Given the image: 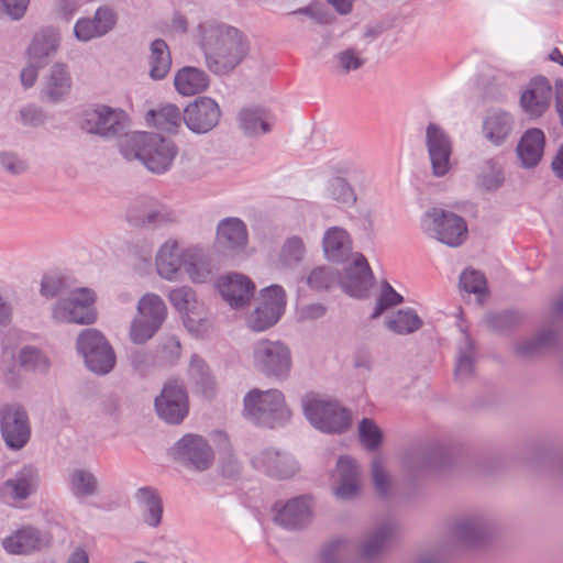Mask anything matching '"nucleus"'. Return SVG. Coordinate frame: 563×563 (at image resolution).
I'll use <instances>...</instances> for the list:
<instances>
[{"label": "nucleus", "instance_id": "nucleus-55", "mask_svg": "<svg viewBox=\"0 0 563 563\" xmlns=\"http://www.w3.org/2000/svg\"><path fill=\"white\" fill-rule=\"evenodd\" d=\"M358 435L362 444L369 451L379 448L383 440V432L375 421L364 418L358 424Z\"/></svg>", "mask_w": 563, "mask_h": 563}, {"label": "nucleus", "instance_id": "nucleus-29", "mask_svg": "<svg viewBox=\"0 0 563 563\" xmlns=\"http://www.w3.org/2000/svg\"><path fill=\"white\" fill-rule=\"evenodd\" d=\"M184 272L192 283L209 282L214 274V266L209 252L198 245L185 247Z\"/></svg>", "mask_w": 563, "mask_h": 563}, {"label": "nucleus", "instance_id": "nucleus-35", "mask_svg": "<svg viewBox=\"0 0 563 563\" xmlns=\"http://www.w3.org/2000/svg\"><path fill=\"white\" fill-rule=\"evenodd\" d=\"M73 87L71 76L68 66L63 63H55L45 77L43 93L53 102L64 100Z\"/></svg>", "mask_w": 563, "mask_h": 563}, {"label": "nucleus", "instance_id": "nucleus-30", "mask_svg": "<svg viewBox=\"0 0 563 563\" xmlns=\"http://www.w3.org/2000/svg\"><path fill=\"white\" fill-rule=\"evenodd\" d=\"M253 465L277 478H288L298 471L297 462L287 453H280L274 450H265L255 455L252 460Z\"/></svg>", "mask_w": 563, "mask_h": 563}, {"label": "nucleus", "instance_id": "nucleus-48", "mask_svg": "<svg viewBox=\"0 0 563 563\" xmlns=\"http://www.w3.org/2000/svg\"><path fill=\"white\" fill-rule=\"evenodd\" d=\"M351 549L346 540H333L322 548L318 563H347Z\"/></svg>", "mask_w": 563, "mask_h": 563}, {"label": "nucleus", "instance_id": "nucleus-8", "mask_svg": "<svg viewBox=\"0 0 563 563\" xmlns=\"http://www.w3.org/2000/svg\"><path fill=\"white\" fill-rule=\"evenodd\" d=\"M421 229L429 236L450 247L460 246L467 238L465 220L441 208H431L423 213Z\"/></svg>", "mask_w": 563, "mask_h": 563}, {"label": "nucleus", "instance_id": "nucleus-7", "mask_svg": "<svg viewBox=\"0 0 563 563\" xmlns=\"http://www.w3.org/2000/svg\"><path fill=\"white\" fill-rule=\"evenodd\" d=\"M76 350L87 368L97 375H107L117 363V356L108 339L97 329L82 330L76 340Z\"/></svg>", "mask_w": 563, "mask_h": 563}, {"label": "nucleus", "instance_id": "nucleus-23", "mask_svg": "<svg viewBox=\"0 0 563 563\" xmlns=\"http://www.w3.org/2000/svg\"><path fill=\"white\" fill-rule=\"evenodd\" d=\"M216 243L230 254L243 252L249 243L245 222L236 217H228L219 221L216 230Z\"/></svg>", "mask_w": 563, "mask_h": 563}, {"label": "nucleus", "instance_id": "nucleus-5", "mask_svg": "<svg viewBox=\"0 0 563 563\" xmlns=\"http://www.w3.org/2000/svg\"><path fill=\"white\" fill-rule=\"evenodd\" d=\"M168 309L155 292L144 294L136 303V314L130 322L129 338L134 344H145L159 331L167 319Z\"/></svg>", "mask_w": 563, "mask_h": 563}, {"label": "nucleus", "instance_id": "nucleus-57", "mask_svg": "<svg viewBox=\"0 0 563 563\" xmlns=\"http://www.w3.org/2000/svg\"><path fill=\"white\" fill-rule=\"evenodd\" d=\"M404 298L398 294L387 282L382 285L380 294L377 299L375 310L372 314L373 318L379 317L386 309L399 305Z\"/></svg>", "mask_w": 563, "mask_h": 563}, {"label": "nucleus", "instance_id": "nucleus-61", "mask_svg": "<svg viewBox=\"0 0 563 563\" xmlns=\"http://www.w3.org/2000/svg\"><path fill=\"white\" fill-rule=\"evenodd\" d=\"M0 165L5 172L12 175L22 174L27 169V163L19 155L11 152L0 153Z\"/></svg>", "mask_w": 563, "mask_h": 563}, {"label": "nucleus", "instance_id": "nucleus-39", "mask_svg": "<svg viewBox=\"0 0 563 563\" xmlns=\"http://www.w3.org/2000/svg\"><path fill=\"white\" fill-rule=\"evenodd\" d=\"M67 487L77 500H85L99 494L98 477L84 467H75L68 472Z\"/></svg>", "mask_w": 563, "mask_h": 563}, {"label": "nucleus", "instance_id": "nucleus-41", "mask_svg": "<svg viewBox=\"0 0 563 563\" xmlns=\"http://www.w3.org/2000/svg\"><path fill=\"white\" fill-rule=\"evenodd\" d=\"M148 67V74L153 80H162L169 73L172 56L165 41L157 38L151 43Z\"/></svg>", "mask_w": 563, "mask_h": 563}, {"label": "nucleus", "instance_id": "nucleus-34", "mask_svg": "<svg viewBox=\"0 0 563 563\" xmlns=\"http://www.w3.org/2000/svg\"><path fill=\"white\" fill-rule=\"evenodd\" d=\"M210 86L209 75L201 68L184 66L174 75L175 90L183 97H191L206 91Z\"/></svg>", "mask_w": 563, "mask_h": 563}, {"label": "nucleus", "instance_id": "nucleus-12", "mask_svg": "<svg viewBox=\"0 0 563 563\" xmlns=\"http://www.w3.org/2000/svg\"><path fill=\"white\" fill-rule=\"evenodd\" d=\"M126 113L119 108L93 104L85 109L79 119L82 131L104 139H112L124 130Z\"/></svg>", "mask_w": 563, "mask_h": 563}, {"label": "nucleus", "instance_id": "nucleus-21", "mask_svg": "<svg viewBox=\"0 0 563 563\" xmlns=\"http://www.w3.org/2000/svg\"><path fill=\"white\" fill-rule=\"evenodd\" d=\"M118 15L110 5L99 7L92 18L79 19L74 26V34L80 42L101 37L112 31Z\"/></svg>", "mask_w": 563, "mask_h": 563}, {"label": "nucleus", "instance_id": "nucleus-42", "mask_svg": "<svg viewBox=\"0 0 563 563\" xmlns=\"http://www.w3.org/2000/svg\"><path fill=\"white\" fill-rule=\"evenodd\" d=\"M394 532L395 528L389 522L379 526L362 543L360 549L361 555L365 559H371L379 554L393 538Z\"/></svg>", "mask_w": 563, "mask_h": 563}, {"label": "nucleus", "instance_id": "nucleus-60", "mask_svg": "<svg viewBox=\"0 0 563 563\" xmlns=\"http://www.w3.org/2000/svg\"><path fill=\"white\" fill-rule=\"evenodd\" d=\"M131 366L140 374H145L157 363L156 356L148 351L136 350L130 355Z\"/></svg>", "mask_w": 563, "mask_h": 563}, {"label": "nucleus", "instance_id": "nucleus-38", "mask_svg": "<svg viewBox=\"0 0 563 563\" xmlns=\"http://www.w3.org/2000/svg\"><path fill=\"white\" fill-rule=\"evenodd\" d=\"M146 123L157 130L176 133L184 122V110L174 104L165 103L151 109L145 115Z\"/></svg>", "mask_w": 563, "mask_h": 563}, {"label": "nucleus", "instance_id": "nucleus-11", "mask_svg": "<svg viewBox=\"0 0 563 563\" xmlns=\"http://www.w3.org/2000/svg\"><path fill=\"white\" fill-rule=\"evenodd\" d=\"M554 98L555 89L549 78L537 75L520 87L518 104L525 117L536 121L549 112Z\"/></svg>", "mask_w": 563, "mask_h": 563}, {"label": "nucleus", "instance_id": "nucleus-14", "mask_svg": "<svg viewBox=\"0 0 563 563\" xmlns=\"http://www.w3.org/2000/svg\"><path fill=\"white\" fill-rule=\"evenodd\" d=\"M154 407L157 416L166 423H181L189 412V398L184 384L176 379L167 380L155 397Z\"/></svg>", "mask_w": 563, "mask_h": 563}, {"label": "nucleus", "instance_id": "nucleus-37", "mask_svg": "<svg viewBox=\"0 0 563 563\" xmlns=\"http://www.w3.org/2000/svg\"><path fill=\"white\" fill-rule=\"evenodd\" d=\"M135 501L145 525L157 528L163 520V500L157 489L145 486L135 492Z\"/></svg>", "mask_w": 563, "mask_h": 563}, {"label": "nucleus", "instance_id": "nucleus-46", "mask_svg": "<svg viewBox=\"0 0 563 563\" xmlns=\"http://www.w3.org/2000/svg\"><path fill=\"white\" fill-rule=\"evenodd\" d=\"M504 183V174L500 165L494 158L485 161L481 166V173L477 176L478 186L487 191L498 189Z\"/></svg>", "mask_w": 563, "mask_h": 563}, {"label": "nucleus", "instance_id": "nucleus-16", "mask_svg": "<svg viewBox=\"0 0 563 563\" xmlns=\"http://www.w3.org/2000/svg\"><path fill=\"white\" fill-rule=\"evenodd\" d=\"M426 147L428 151L432 175L444 177L452 168L451 156L453 144L446 131L437 123H429L426 129Z\"/></svg>", "mask_w": 563, "mask_h": 563}, {"label": "nucleus", "instance_id": "nucleus-32", "mask_svg": "<svg viewBox=\"0 0 563 563\" xmlns=\"http://www.w3.org/2000/svg\"><path fill=\"white\" fill-rule=\"evenodd\" d=\"M545 146V134L541 129L530 128L521 135L516 153L523 168H533L542 159Z\"/></svg>", "mask_w": 563, "mask_h": 563}, {"label": "nucleus", "instance_id": "nucleus-26", "mask_svg": "<svg viewBox=\"0 0 563 563\" xmlns=\"http://www.w3.org/2000/svg\"><path fill=\"white\" fill-rule=\"evenodd\" d=\"M38 482L37 471L32 466H23L2 483L0 493L9 500L23 501L36 492Z\"/></svg>", "mask_w": 563, "mask_h": 563}, {"label": "nucleus", "instance_id": "nucleus-43", "mask_svg": "<svg viewBox=\"0 0 563 563\" xmlns=\"http://www.w3.org/2000/svg\"><path fill=\"white\" fill-rule=\"evenodd\" d=\"M386 327L400 335L416 332L422 327V320L410 308L399 309L386 320Z\"/></svg>", "mask_w": 563, "mask_h": 563}, {"label": "nucleus", "instance_id": "nucleus-52", "mask_svg": "<svg viewBox=\"0 0 563 563\" xmlns=\"http://www.w3.org/2000/svg\"><path fill=\"white\" fill-rule=\"evenodd\" d=\"M180 342L175 335L164 336L156 347V360L162 365H173L180 357Z\"/></svg>", "mask_w": 563, "mask_h": 563}, {"label": "nucleus", "instance_id": "nucleus-53", "mask_svg": "<svg viewBox=\"0 0 563 563\" xmlns=\"http://www.w3.org/2000/svg\"><path fill=\"white\" fill-rule=\"evenodd\" d=\"M282 316L283 314L272 311L269 308L260 303L258 307L250 313L247 324L253 331H265L276 324Z\"/></svg>", "mask_w": 563, "mask_h": 563}, {"label": "nucleus", "instance_id": "nucleus-13", "mask_svg": "<svg viewBox=\"0 0 563 563\" xmlns=\"http://www.w3.org/2000/svg\"><path fill=\"white\" fill-rule=\"evenodd\" d=\"M126 220L135 228L156 229L176 223L178 216L175 210L154 197H140L130 205Z\"/></svg>", "mask_w": 563, "mask_h": 563}, {"label": "nucleus", "instance_id": "nucleus-44", "mask_svg": "<svg viewBox=\"0 0 563 563\" xmlns=\"http://www.w3.org/2000/svg\"><path fill=\"white\" fill-rule=\"evenodd\" d=\"M366 63L363 53L355 47H346L338 52L332 58L333 71L339 75H347L361 69Z\"/></svg>", "mask_w": 563, "mask_h": 563}, {"label": "nucleus", "instance_id": "nucleus-59", "mask_svg": "<svg viewBox=\"0 0 563 563\" xmlns=\"http://www.w3.org/2000/svg\"><path fill=\"white\" fill-rule=\"evenodd\" d=\"M553 338L554 335L551 331H543L538 336L517 344L516 351L521 355L532 354L551 342Z\"/></svg>", "mask_w": 563, "mask_h": 563}, {"label": "nucleus", "instance_id": "nucleus-20", "mask_svg": "<svg viewBox=\"0 0 563 563\" xmlns=\"http://www.w3.org/2000/svg\"><path fill=\"white\" fill-rule=\"evenodd\" d=\"M185 247L175 239L166 240L155 255V267L158 276L167 282L183 278Z\"/></svg>", "mask_w": 563, "mask_h": 563}, {"label": "nucleus", "instance_id": "nucleus-2", "mask_svg": "<svg viewBox=\"0 0 563 563\" xmlns=\"http://www.w3.org/2000/svg\"><path fill=\"white\" fill-rule=\"evenodd\" d=\"M119 150L129 161H139L151 173H167L178 155L176 143L158 133L133 131L119 139Z\"/></svg>", "mask_w": 563, "mask_h": 563}, {"label": "nucleus", "instance_id": "nucleus-49", "mask_svg": "<svg viewBox=\"0 0 563 563\" xmlns=\"http://www.w3.org/2000/svg\"><path fill=\"white\" fill-rule=\"evenodd\" d=\"M305 252V243L299 236L288 238L280 250L278 264L282 267H291L303 258Z\"/></svg>", "mask_w": 563, "mask_h": 563}, {"label": "nucleus", "instance_id": "nucleus-62", "mask_svg": "<svg viewBox=\"0 0 563 563\" xmlns=\"http://www.w3.org/2000/svg\"><path fill=\"white\" fill-rule=\"evenodd\" d=\"M65 282L62 277L47 275L44 276L41 283V295L46 298L64 294Z\"/></svg>", "mask_w": 563, "mask_h": 563}, {"label": "nucleus", "instance_id": "nucleus-51", "mask_svg": "<svg viewBox=\"0 0 563 563\" xmlns=\"http://www.w3.org/2000/svg\"><path fill=\"white\" fill-rule=\"evenodd\" d=\"M20 365L32 372L45 373L49 368V360L40 350L31 346L23 347L19 353Z\"/></svg>", "mask_w": 563, "mask_h": 563}, {"label": "nucleus", "instance_id": "nucleus-47", "mask_svg": "<svg viewBox=\"0 0 563 563\" xmlns=\"http://www.w3.org/2000/svg\"><path fill=\"white\" fill-rule=\"evenodd\" d=\"M325 195L329 199L346 207L353 206L356 201L353 188L342 177H332L328 180Z\"/></svg>", "mask_w": 563, "mask_h": 563}, {"label": "nucleus", "instance_id": "nucleus-27", "mask_svg": "<svg viewBox=\"0 0 563 563\" xmlns=\"http://www.w3.org/2000/svg\"><path fill=\"white\" fill-rule=\"evenodd\" d=\"M451 537L465 547L479 545L489 533V525L482 516H466L456 519L450 527Z\"/></svg>", "mask_w": 563, "mask_h": 563}, {"label": "nucleus", "instance_id": "nucleus-17", "mask_svg": "<svg viewBox=\"0 0 563 563\" xmlns=\"http://www.w3.org/2000/svg\"><path fill=\"white\" fill-rule=\"evenodd\" d=\"M0 431L3 441L10 449H22L31 437L26 411L18 405H5L0 408Z\"/></svg>", "mask_w": 563, "mask_h": 563}, {"label": "nucleus", "instance_id": "nucleus-25", "mask_svg": "<svg viewBox=\"0 0 563 563\" xmlns=\"http://www.w3.org/2000/svg\"><path fill=\"white\" fill-rule=\"evenodd\" d=\"M218 288L223 299L234 309L249 305L255 291L254 283L239 273L222 277L218 282Z\"/></svg>", "mask_w": 563, "mask_h": 563}, {"label": "nucleus", "instance_id": "nucleus-40", "mask_svg": "<svg viewBox=\"0 0 563 563\" xmlns=\"http://www.w3.org/2000/svg\"><path fill=\"white\" fill-rule=\"evenodd\" d=\"M322 246L329 261L342 262L352 250V240L345 229L332 227L324 232Z\"/></svg>", "mask_w": 563, "mask_h": 563}, {"label": "nucleus", "instance_id": "nucleus-24", "mask_svg": "<svg viewBox=\"0 0 563 563\" xmlns=\"http://www.w3.org/2000/svg\"><path fill=\"white\" fill-rule=\"evenodd\" d=\"M515 129V114L501 108L490 109L483 119L482 133L494 146L503 145Z\"/></svg>", "mask_w": 563, "mask_h": 563}, {"label": "nucleus", "instance_id": "nucleus-64", "mask_svg": "<svg viewBox=\"0 0 563 563\" xmlns=\"http://www.w3.org/2000/svg\"><path fill=\"white\" fill-rule=\"evenodd\" d=\"M445 553L440 549H431L419 553L412 563H445Z\"/></svg>", "mask_w": 563, "mask_h": 563}, {"label": "nucleus", "instance_id": "nucleus-56", "mask_svg": "<svg viewBox=\"0 0 563 563\" xmlns=\"http://www.w3.org/2000/svg\"><path fill=\"white\" fill-rule=\"evenodd\" d=\"M372 478L376 492L380 496H387L391 490V478L380 459L376 457L372 463Z\"/></svg>", "mask_w": 563, "mask_h": 563}, {"label": "nucleus", "instance_id": "nucleus-10", "mask_svg": "<svg viewBox=\"0 0 563 563\" xmlns=\"http://www.w3.org/2000/svg\"><path fill=\"white\" fill-rule=\"evenodd\" d=\"M167 297L172 306L181 314L184 324L189 332L201 336L209 331L211 322L208 312L191 287L173 288Z\"/></svg>", "mask_w": 563, "mask_h": 563}, {"label": "nucleus", "instance_id": "nucleus-54", "mask_svg": "<svg viewBox=\"0 0 563 563\" xmlns=\"http://www.w3.org/2000/svg\"><path fill=\"white\" fill-rule=\"evenodd\" d=\"M262 306L269 308L272 311H276L284 314L287 296L285 289L279 285H271L261 290V302Z\"/></svg>", "mask_w": 563, "mask_h": 563}, {"label": "nucleus", "instance_id": "nucleus-50", "mask_svg": "<svg viewBox=\"0 0 563 563\" xmlns=\"http://www.w3.org/2000/svg\"><path fill=\"white\" fill-rule=\"evenodd\" d=\"M307 284L318 291L328 290L340 284V276L330 266H320L309 273Z\"/></svg>", "mask_w": 563, "mask_h": 563}, {"label": "nucleus", "instance_id": "nucleus-4", "mask_svg": "<svg viewBox=\"0 0 563 563\" xmlns=\"http://www.w3.org/2000/svg\"><path fill=\"white\" fill-rule=\"evenodd\" d=\"M243 416L255 424L274 428L290 418V410L280 390L254 388L243 398Z\"/></svg>", "mask_w": 563, "mask_h": 563}, {"label": "nucleus", "instance_id": "nucleus-22", "mask_svg": "<svg viewBox=\"0 0 563 563\" xmlns=\"http://www.w3.org/2000/svg\"><path fill=\"white\" fill-rule=\"evenodd\" d=\"M373 273L364 255L357 253L340 277L342 289L352 297L362 298L373 285Z\"/></svg>", "mask_w": 563, "mask_h": 563}, {"label": "nucleus", "instance_id": "nucleus-58", "mask_svg": "<svg viewBox=\"0 0 563 563\" xmlns=\"http://www.w3.org/2000/svg\"><path fill=\"white\" fill-rule=\"evenodd\" d=\"M460 285L466 292L482 295L486 290L485 276L474 269H466L460 277Z\"/></svg>", "mask_w": 563, "mask_h": 563}, {"label": "nucleus", "instance_id": "nucleus-3", "mask_svg": "<svg viewBox=\"0 0 563 563\" xmlns=\"http://www.w3.org/2000/svg\"><path fill=\"white\" fill-rule=\"evenodd\" d=\"M306 419L324 433H343L351 426V412L338 400L324 395L309 393L301 398Z\"/></svg>", "mask_w": 563, "mask_h": 563}, {"label": "nucleus", "instance_id": "nucleus-9", "mask_svg": "<svg viewBox=\"0 0 563 563\" xmlns=\"http://www.w3.org/2000/svg\"><path fill=\"white\" fill-rule=\"evenodd\" d=\"M253 365L267 377L285 379L291 366V352L286 343L262 339L253 347Z\"/></svg>", "mask_w": 563, "mask_h": 563}, {"label": "nucleus", "instance_id": "nucleus-19", "mask_svg": "<svg viewBox=\"0 0 563 563\" xmlns=\"http://www.w3.org/2000/svg\"><path fill=\"white\" fill-rule=\"evenodd\" d=\"M313 501L309 496L294 497L274 506V521L286 529H299L312 518Z\"/></svg>", "mask_w": 563, "mask_h": 563}, {"label": "nucleus", "instance_id": "nucleus-1", "mask_svg": "<svg viewBox=\"0 0 563 563\" xmlns=\"http://www.w3.org/2000/svg\"><path fill=\"white\" fill-rule=\"evenodd\" d=\"M194 41L203 55L206 68L217 76L233 73L251 51L243 31L218 20L200 22L194 30Z\"/></svg>", "mask_w": 563, "mask_h": 563}, {"label": "nucleus", "instance_id": "nucleus-45", "mask_svg": "<svg viewBox=\"0 0 563 563\" xmlns=\"http://www.w3.org/2000/svg\"><path fill=\"white\" fill-rule=\"evenodd\" d=\"M474 373V346L470 336L464 333L463 343L459 347L455 363V378L467 380Z\"/></svg>", "mask_w": 563, "mask_h": 563}, {"label": "nucleus", "instance_id": "nucleus-6", "mask_svg": "<svg viewBox=\"0 0 563 563\" xmlns=\"http://www.w3.org/2000/svg\"><path fill=\"white\" fill-rule=\"evenodd\" d=\"M95 301L96 294L92 289H73L53 305L52 319L56 323L91 324L97 320Z\"/></svg>", "mask_w": 563, "mask_h": 563}, {"label": "nucleus", "instance_id": "nucleus-63", "mask_svg": "<svg viewBox=\"0 0 563 563\" xmlns=\"http://www.w3.org/2000/svg\"><path fill=\"white\" fill-rule=\"evenodd\" d=\"M327 312L325 306L322 303H310L299 308L298 319L300 321H311L323 317Z\"/></svg>", "mask_w": 563, "mask_h": 563}, {"label": "nucleus", "instance_id": "nucleus-31", "mask_svg": "<svg viewBox=\"0 0 563 563\" xmlns=\"http://www.w3.org/2000/svg\"><path fill=\"white\" fill-rule=\"evenodd\" d=\"M336 486L333 492L338 499L349 500L354 498L360 490V468L350 456H341L336 463L334 474Z\"/></svg>", "mask_w": 563, "mask_h": 563}, {"label": "nucleus", "instance_id": "nucleus-15", "mask_svg": "<svg viewBox=\"0 0 563 563\" xmlns=\"http://www.w3.org/2000/svg\"><path fill=\"white\" fill-rule=\"evenodd\" d=\"M221 115V108L213 98L200 96L185 107L184 123L195 134H207L219 124Z\"/></svg>", "mask_w": 563, "mask_h": 563}, {"label": "nucleus", "instance_id": "nucleus-36", "mask_svg": "<svg viewBox=\"0 0 563 563\" xmlns=\"http://www.w3.org/2000/svg\"><path fill=\"white\" fill-rule=\"evenodd\" d=\"M275 123L274 114L263 107H249L239 113V124L249 136H261L271 132Z\"/></svg>", "mask_w": 563, "mask_h": 563}, {"label": "nucleus", "instance_id": "nucleus-28", "mask_svg": "<svg viewBox=\"0 0 563 563\" xmlns=\"http://www.w3.org/2000/svg\"><path fill=\"white\" fill-rule=\"evenodd\" d=\"M48 543L49 539L32 526H24L2 539V547L10 554H30Z\"/></svg>", "mask_w": 563, "mask_h": 563}, {"label": "nucleus", "instance_id": "nucleus-18", "mask_svg": "<svg viewBox=\"0 0 563 563\" xmlns=\"http://www.w3.org/2000/svg\"><path fill=\"white\" fill-rule=\"evenodd\" d=\"M172 455L178 462L198 471L209 468L213 462V451L206 439L198 434H185L172 448Z\"/></svg>", "mask_w": 563, "mask_h": 563}, {"label": "nucleus", "instance_id": "nucleus-33", "mask_svg": "<svg viewBox=\"0 0 563 563\" xmlns=\"http://www.w3.org/2000/svg\"><path fill=\"white\" fill-rule=\"evenodd\" d=\"M59 45L60 34L56 29H42L34 34L26 49L27 60L45 65L47 59L57 53Z\"/></svg>", "mask_w": 563, "mask_h": 563}]
</instances>
